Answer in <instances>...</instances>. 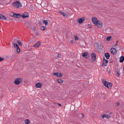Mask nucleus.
<instances>
[{"mask_svg": "<svg viewBox=\"0 0 124 124\" xmlns=\"http://www.w3.org/2000/svg\"><path fill=\"white\" fill-rule=\"evenodd\" d=\"M13 5L14 7L17 8H19L22 6L20 2L18 1L14 2L13 4Z\"/></svg>", "mask_w": 124, "mask_h": 124, "instance_id": "1", "label": "nucleus"}, {"mask_svg": "<svg viewBox=\"0 0 124 124\" xmlns=\"http://www.w3.org/2000/svg\"><path fill=\"white\" fill-rule=\"evenodd\" d=\"M36 87L37 88H40L41 87V84L40 82H38L36 85Z\"/></svg>", "mask_w": 124, "mask_h": 124, "instance_id": "17", "label": "nucleus"}, {"mask_svg": "<svg viewBox=\"0 0 124 124\" xmlns=\"http://www.w3.org/2000/svg\"><path fill=\"white\" fill-rule=\"evenodd\" d=\"M105 56L106 59H108L109 58L110 55L108 53H106L105 54Z\"/></svg>", "mask_w": 124, "mask_h": 124, "instance_id": "16", "label": "nucleus"}, {"mask_svg": "<svg viewBox=\"0 0 124 124\" xmlns=\"http://www.w3.org/2000/svg\"><path fill=\"white\" fill-rule=\"evenodd\" d=\"M102 83L104 84V85L106 87L107 86V82L105 79H103L102 81Z\"/></svg>", "mask_w": 124, "mask_h": 124, "instance_id": "19", "label": "nucleus"}, {"mask_svg": "<svg viewBox=\"0 0 124 124\" xmlns=\"http://www.w3.org/2000/svg\"><path fill=\"white\" fill-rule=\"evenodd\" d=\"M43 23L45 24V25H47L48 24V23L47 20H44L43 21Z\"/></svg>", "mask_w": 124, "mask_h": 124, "instance_id": "22", "label": "nucleus"}, {"mask_svg": "<svg viewBox=\"0 0 124 124\" xmlns=\"http://www.w3.org/2000/svg\"><path fill=\"white\" fill-rule=\"evenodd\" d=\"M95 24L98 27L100 28L102 27L103 25L102 22L99 21H97Z\"/></svg>", "mask_w": 124, "mask_h": 124, "instance_id": "6", "label": "nucleus"}, {"mask_svg": "<svg viewBox=\"0 0 124 124\" xmlns=\"http://www.w3.org/2000/svg\"><path fill=\"white\" fill-rule=\"evenodd\" d=\"M75 40H78V38L77 36L76 35L75 36Z\"/></svg>", "mask_w": 124, "mask_h": 124, "instance_id": "35", "label": "nucleus"}, {"mask_svg": "<svg viewBox=\"0 0 124 124\" xmlns=\"http://www.w3.org/2000/svg\"><path fill=\"white\" fill-rule=\"evenodd\" d=\"M96 46V48L98 51L100 52L101 53L103 52V47L101 45L99 44H97Z\"/></svg>", "mask_w": 124, "mask_h": 124, "instance_id": "2", "label": "nucleus"}, {"mask_svg": "<svg viewBox=\"0 0 124 124\" xmlns=\"http://www.w3.org/2000/svg\"><path fill=\"white\" fill-rule=\"evenodd\" d=\"M110 73V71H109V72L108 71V73Z\"/></svg>", "mask_w": 124, "mask_h": 124, "instance_id": "46", "label": "nucleus"}, {"mask_svg": "<svg viewBox=\"0 0 124 124\" xmlns=\"http://www.w3.org/2000/svg\"><path fill=\"white\" fill-rule=\"evenodd\" d=\"M124 61V56H121L120 58V62L121 63H122Z\"/></svg>", "mask_w": 124, "mask_h": 124, "instance_id": "18", "label": "nucleus"}, {"mask_svg": "<svg viewBox=\"0 0 124 124\" xmlns=\"http://www.w3.org/2000/svg\"><path fill=\"white\" fill-rule=\"evenodd\" d=\"M104 62L106 63H107L108 62V61L105 59H103V62Z\"/></svg>", "mask_w": 124, "mask_h": 124, "instance_id": "30", "label": "nucleus"}, {"mask_svg": "<svg viewBox=\"0 0 124 124\" xmlns=\"http://www.w3.org/2000/svg\"><path fill=\"white\" fill-rule=\"evenodd\" d=\"M57 104L59 105V106H61V105L60 103H58Z\"/></svg>", "mask_w": 124, "mask_h": 124, "instance_id": "44", "label": "nucleus"}, {"mask_svg": "<svg viewBox=\"0 0 124 124\" xmlns=\"http://www.w3.org/2000/svg\"><path fill=\"white\" fill-rule=\"evenodd\" d=\"M12 14H13L12 16L18 19L20 18L21 16V15L20 14H16L13 13H12Z\"/></svg>", "mask_w": 124, "mask_h": 124, "instance_id": "4", "label": "nucleus"}, {"mask_svg": "<svg viewBox=\"0 0 124 124\" xmlns=\"http://www.w3.org/2000/svg\"><path fill=\"white\" fill-rule=\"evenodd\" d=\"M30 123V121L28 119H26L25 120V123L26 124H29Z\"/></svg>", "mask_w": 124, "mask_h": 124, "instance_id": "27", "label": "nucleus"}, {"mask_svg": "<svg viewBox=\"0 0 124 124\" xmlns=\"http://www.w3.org/2000/svg\"><path fill=\"white\" fill-rule=\"evenodd\" d=\"M12 13H11L10 14V15L11 16H12V15H13V14H12Z\"/></svg>", "mask_w": 124, "mask_h": 124, "instance_id": "45", "label": "nucleus"}, {"mask_svg": "<svg viewBox=\"0 0 124 124\" xmlns=\"http://www.w3.org/2000/svg\"><path fill=\"white\" fill-rule=\"evenodd\" d=\"M87 27L88 28H91V26L90 24H89L88 25Z\"/></svg>", "mask_w": 124, "mask_h": 124, "instance_id": "39", "label": "nucleus"}, {"mask_svg": "<svg viewBox=\"0 0 124 124\" xmlns=\"http://www.w3.org/2000/svg\"><path fill=\"white\" fill-rule=\"evenodd\" d=\"M82 56L83 57H85L86 58H88L89 57V55L86 52L83 54Z\"/></svg>", "mask_w": 124, "mask_h": 124, "instance_id": "9", "label": "nucleus"}, {"mask_svg": "<svg viewBox=\"0 0 124 124\" xmlns=\"http://www.w3.org/2000/svg\"><path fill=\"white\" fill-rule=\"evenodd\" d=\"M14 46L15 47L17 48V47H19V46L17 44H15L14 43H13Z\"/></svg>", "mask_w": 124, "mask_h": 124, "instance_id": "31", "label": "nucleus"}, {"mask_svg": "<svg viewBox=\"0 0 124 124\" xmlns=\"http://www.w3.org/2000/svg\"><path fill=\"white\" fill-rule=\"evenodd\" d=\"M91 57L92 58V59L94 61L96 58V56L95 54L94 53H93L92 54Z\"/></svg>", "mask_w": 124, "mask_h": 124, "instance_id": "11", "label": "nucleus"}, {"mask_svg": "<svg viewBox=\"0 0 124 124\" xmlns=\"http://www.w3.org/2000/svg\"><path fill=\"white\" fill-rule=\"evenodd\" d=\"M7 18L6 17L3 15H2V18L1 19H3L4 20H5Z\"/></svg>", "mask_w": 124, "mask_h": 124, "instance_id": "28", "label": "nucleus"}, {"mask_svg": "<svg viewBox=\"0 0 124 124\" xmlns=\"http://www.w3.org/2000/svg\"><path fill=\"white\" fill-rule=\"evenodd\" d=\"M2 14H0V19H1L2 18Z\"/></svg>", "mask_w": 124, "mask_h": 124, "instance_id": "42", "label": "nucleus"}, {"mask_svg": "<svg viewBox=\"0 0 124 124\" xmlns=\"http://www.w3.org/2000/svg\"><path fill=\"white\" fill-rule=\"evenodd\" d=\"M57 81L60 83H62L63 82V81L61 79H59L58 80H57Z\"/></svg>", "mask_w": 124, "mask_h": 124, "instance_id": "24", "label": "nucleus"}, {"mask_svg": "<svg viewBox=\"0 0 124 124\" xmlns=\"http://www.w3.org/2000/svg\"><path fill=\"white\" fill-rule=\"evenodd\" d=\"M85 18L83 17L82 18H80L78 19V21L79 24L81 23L85 20Z\"/></svg>", "mask_w": 124, "mask_h": 124, "instance_id": "7", "label": "nucleus"}, {"mask_svg": "<svg viewBox=\"0 0 124 124\" xmlns=\"http://www.w3.org/2000/svg\"><path fill=\"white\" fill-rule=\"evenodd\" d=\"M112 86V83L108 82L107 84V85L106 87H108L109 89H111Z\"/></svg>", "mask_w": 124, "mask_h": 124, "instance_id": "12", "label": "nucleus"}, {"mask_svg": "<svg viewBox=\"0 0 124 124\" xmlns=\"http://www.w3.org/2000/svg\"><path fill=\"white\" fill-rule=\"evenodd\" d=\"M61 56V55L60 54H58L57 56V57L58 58H60Z\"/></svg>", "mask_w": 124, "mask_h": 124, "instance_id": "36", "label": "nucleus"}, {"mask_svg": "<svg viewBox=\"0 0 124 124\" xmlns=\"http://www.w3.org/2000/svg\"><path fill=\"white\" fill-rule=\"evenodd\" d=\"M106 117L107 119L110 118L111 116L110 115H108L106 114L103 115L102 116V118H103L104 117Z\"/></svg>", "mask_w": 124, "mask_h": 124, "instance_id": "13", "label": "nucleus"}, {"mask_svg": "<svg viewBox=\"0 0 124 124\" xmlns=\"http://www.w3.org/2000/svg\"><path fill=\"white\" fill-rule=\"evenodd\" d=\"M109 62L110 63H112L113 62V59L111 58L109 60Z\"/></svg>", "mask_w": 124, "mask_h": 124, "instance_id": "38", "label": "nucleus"}, {"mask_svg": "<svg viewBox=\"0 0 124 124\" xmlns=\"http://www.w3.org/2000/svg\"><path fill=\"white\" fill-rule=\"evenodd\" d=\"M23 79L22 78H17L14 81V83L15 84L18 85L22 82Z\"/></svg>", "mask_w": 124, "mask_h": 124, "instance_id": "3", "label": "nucleus"}, {"mask_svg": "<svg viewBox=\"0 0 124 124\" xmlns=\"http://www.w3.org/2000/svg\"><path fill=\"white\" fill-rule=\"evenodd\" d=\"M111 36H108L107 38V40L108 41H109L111 39Z\"/></svg>", "mask_w": 124, "mask_h": 124, "instance_id": "32", "label": "nucleus"}, {"mask_svg": "<svg viewBox=\"0 0 124 124\" xmlns=\"http://www.w3.org/2000/svg\"><path fill=\"white\" fill-rule=\"evenodd\" d=\"M115 71L116 72V76L117 77H119L120 76V73L119 72L118 69L117 68H116L115 69Z\"/></svg>", "mask_w": 124, "mask_h": 124, "instance_id": "14", "label": "nucleus"}, {"mask_svg": "<svg viewBox=\"0 0 124 124\" xmlns=\"http://www.w3.org/2000/svg\"><path fill=\"white\" fill-rule=\"evenodd\" d=\"M58 72L54 73L53 75L56 76L58 77Z\"/></svg>", "mask_w": 124, "mask_h": 124, "instance_id": "34", "label": "nucleus"}, {"mask_svg": "<svg viewBox=\"0 0 124 124\" xmlns=\"http://www.w3.org/2000/svg\"><path fill=\"white\" fill-rule=\"evenodd\" d=\"M84 115L82 113L80 114L79 115V116L80 118H83L84 117Z\"/></svg>", "mask_w": 124, "mask_h": 124, "instance_id": "23", "label": "nucleus"}, {"mask_svg": "<svg viewBox=\"0 0 124 124\" xmlns=\"http://www.w3.org/2000/svg\"><path fill=\"white\" fill-rule=\"evenodd\" d=\"M110 51L112 54H116V50L114 48H112L110 49Z\"/></svg>", "mask_w": 124, "mask_h": 124, "instance_id": "8", "label": "nucleus"}, {"mask_svg": "<svg viewBox=\"0 0 124 124\" xmlns=\"http://www.w3.org/2000/svg\"><path fill=\"white\" fill-rule=\"evenodd\" d=\"M59 12L61 14H62L64 17H67V14H65L63 12H61V11H59Z\"/></svg>", "mask_w": 124, "mask_h": 124, "instance_id": "20", "label": "nucleus"}, {"mask_svg": "<svg viewBox=\"0 0 124 124\" xmlns=\"http://www.w3.org/2000/svg\"><path fill=\"white\" fill-rule=\"evenodd\" d=\"M118 42V41H116V43L115 44L116 46L117 45Z\"/></svg>", "mask_w": 124, "mask_h": 124, "instance_id": "43", "label": "nucleus"}, {"mask_svg": "<svg viewBox=\"0 0 124 124\" xmlns=\"http://www.w3.org/2000/svg\"><path fill=\"white\" fill-rule=\"evenodd\" d=\"M17 42L18 43V44H19V45L20 46H22V45H23L22 44V43L20 41L18 40H17Z\"/></svg>", "mask_w": 124, "mask_h": 124, "instance_id": "21", "label": "nucleus"}, {"mask_svg": "<svg viewBox=\"0 0 124 124\" xmlns=\"http://www.w3.org/2000/svg\"><path fill=\"white\" fill-rule=\"evenodd\" d=\"M119 104H120V103H119V102H117L116 103V105L117 106H118V105H119Z\"/></svg>", "mask_w": 124, "mask_h": 124, "instance_id": "40", "label": "nucleus"}, {"mask_svg": "<svg viewBox=\"0 0 124 124\" xmlns=\"http://www.w3.org/2000/svg\"><path fill=\"white\" fill-rule=\"evenodd\" d=\"M20 51V49L19 47H18L17 48V54L19 53Z\"/></svg>", "mask_w": 124, "mask_h": 124, "instance_id": "26", "label": "nucleus"}, {"mask_svg": "<svg viewBox=\"0 0 124 124\" xmlns=\"http://www.w3.org/2000/svg\"><path fill=\"white\" fill-rule=\"evenodd\" d=\"M40 29L42 31L44 30L46 28V27L45 26H42L40 27Z\"/></svg>", "mask_w": 124, "mask_h": 124, "instance_id": "25", "label": "nucleus"}, {"mask_svg": "<svg viewBox=\"0 0 124 124\" xmlns=\"http://www.w3.org/2000/svg\"><path fill=\"white\" fill-rule=\"evenodd\" d=\"M40 42L39 41H38L35 45L33 46L35 47H38L40 46Z\"/></svg>", "mask_w": 124, "mask_h": 124, "instance_id": "15", "label": "nucleus"}, {"mask_svg": "<svg viewBox=\"0 0 124 124\" xmlns=\"http://www.w3.org/2000/svg\"><path fill=\"white\" fill-rule=\"evenodd\" d=\"M103 62V63L102 64V67H105L107 65V63L104 62Z\"/></svg>", "mask_w": 124, "mask_h": 124, "instance_id": "29", "label": "nucleus"}, {"mask_svg": "<svg viewBox=\"0 0 124 124\" xmlns=\"http://www.w3.org/2000/svg\"><path fill=\"white\" fill-rule=\"evenodd\" d=\"M70 42L71 43H73V40H71L70 41Z\"/></svg>", "mask_w": 124, "mask_h": 124, "instance_id": "41", "label": "nucleus"}, {"mask_svg": "<svg viewBox=\"0 0 124 124\" xmlns=\"http://www.w3.org/2000/svg\"><path fill=\"white\" fill-rule=\"evenodd\" d=\"M92 20L93 23L95 24L97 23V22L98 21L97 18L95 17H92Z\"/></svg>", "mask_w": 124, "mask_h": 124, "instance_id": "10", "label": "nucleus"}, {"mask_svg": "<svg viewBox=\"0 0 124 124\" xmlns=\"http://www.w3.org/2000/svg\"><path fill=\"white\" fill-rule=\"evenodd\" d=\"M21 16L23 18H24L29 17V15L28 12H25Z\"/></svg>", "mask_w": 124, "mask_h": 124, "instance_id": "5", "label": "nucleus"}, {"mask_svg": "<svg viewBox=\"0 0 124 124\" xmlns=\"http://www.w3.org/2000/svg\"><path fill=\"white\" fill-rule=\"evenodd\" d=\"M62 76V75L61 73L58 72V77H61Z\"/></svg>", "mask_w": 124, "mask_h": 124, "instance_id": "33", "label": "nucleus"}, {"mask_svg": "<svg viewBox=\"0 0 124 124\" xmlns=\"http://www.w3.org/2000/svg\"><path fill=\"white\" fill-rule=\"evenodd\" d=\"M4 60V58H2L0 57V62L3 60Z\"/></svg>", "mask_w": 124, "mask_h": 124, "instance_id": "37", "label": "nucleus"}]
</instances>
